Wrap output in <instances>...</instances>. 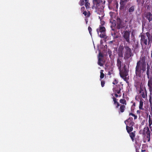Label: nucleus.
<instances>
[{"label": "nucleus", "mask_w": 152, "mask_h": 152, "mask_svg": "<svg viewBox=\"0 0 152 152\" xmlns=\"http://www.w3.org/2000/svg\"><path fill=\"white\" fill-rule=\"evenodd\" d=\"M118 83V80L117 79H115L114 80L113 82V84L114 85H115V84H117Z\"/></svg>", "instance_id": "obj_34"}, {"label": "nucleus", "mask_w": 152, "mask_h": 152, "mask_svg": "<svg viewBox=\"0 0 152 152\" xmlns=\"http://www.w3.org/2000/svg\"><path fill=\"white\" fill-rule=\"evenodd\" d=\"M141 44H144L145 45H147L148 44L147 37L145 35H142L141 36Z\"/></svg>", "instance_id": "obj_13"}, {"label": "nucleus", "mask_w": 152, "mask_h": 152, "mask_svg": "<svg viewBox=\"0 0 152 152\" xmlns=\"http://www.w3.org/2000/svg\"><path fill=\"white\" fill-rule=\"evenodd\" d=\"M127 83H129L128 80L129 79V77H121Z\"/></svg>", "instance_id": "obj_24"}, {"label": "nucleus", "mask_w": 152, "mask_h": 152, "mask_svg": "<svg viewBox=\"0 0 152 152\" xmlns=\"http://www.w3.org/2000/svg\"><path fill=\"white\" fill-rule=\"evenodd\" d=\"M132 115V116L134 117V120L136 119L137 118V115H135L133 113H129V116Z\"/></svg>", "instance_id": "obj_29"}, {"label": "nucleus", "mask_w": 152, "mask_h": 152, "mask_svg": "<svg viewBox=\"0 0 152 152\" xmlns=\"http://www.w3.org/2000/svg\"><path fill=\"white\" fill-rule=\"evenodd\" d=\"M146 34L149 40V42L150 41L152 40V36H151L150 34L148 32H146Z\"/></svg>", "instance_id": "obj_23"}, {"label": "nucleus", "mask_w": 152, "mask_h": 152, "mask_svg": "<svg viewBox=\"0 0 152 152\" xmlns=\"http://www.w3.org/2000/svg\"><path fill=\"white\" fill-rule=\"evenodd\" d=\"M116 23L117 29H120L123 27L122 21L120 18H118L117 19Z\"/></svg>", "instance_id": "obj_10"}, {"label": "nucleus", "mask_w": 152, "mask_h": 152, "mask_svg": "<svg viewBox=\"0 0 152 152\" xmlns=\"http://www.w3.org/2000/svg\"><path fill=\"white\" fill-rule=\"evenodd\" d=\"M140 92L141 93H142L141 95H142V97L143 98H145V94H144V92H143L142 93L141 92V91H140Z\"/></svg>", "instance_id": "obj_38"}, {"label": "nucleus", "mask_w": 152, "mask_h": 152, "mask_svg": "<svg viewBox=\"0 0 152 152\" xmlns=\"http://www.w3.org/2000/svg\"><path fill=\"white\" fill-rule=\"evenodd\" d=\"M145 122V120H143L142 122L141 123V124L142 125H144Z\"/></svg>", "instance_id": "obj_41"}, {"label": "nucleus", "mask_w": 152, "mask_h": 152, "mask_svg": "<svg viewBox=\"0 0 152 152\" xmlns=\"http://www.w3.org/2000/svg\"><path fill=\"white\" fill-rule=\"evenodd\" d=\"M136 152H139V151H137V150H136Z\"/></svg>", "instance_id": "obj_49"}, {"label": "nucleus", "mask_w": 152, "mask_h": 152, "mask_svg": "<svg viewBox=\"0 0 152 152\" xmlns=\"http://www.w3.org/2000/svg\"><path fill=\"white\" fill-rule=\"evenodd\" d=\"M100 80L101 81V85L102 87H103L105 84L106 80V77H100Z\"/></svg>", "instance_id": "obj_17"}, {"label": "nucleus", "mask_w": 152, "mask_h": 152, "mask_svg": "<svg viewBox=\"0 0 152 152\" xmlns=\"http://www.w3.org/2000/svg\"><path fill=\"white\" fill-rule=\"evenodd\" d=\"M109 14H110V15L111 18H113V17L114 16V15L115 13L114 12H110Z\"/></svg>", "instance_id": "obj_33"}, {"label": "nucleus", "mask_w": 152, "mask_h": 152, "mask_svg": "<svg viewBox=\"0 0 152 152\" xmlns=\"http://www.w3.org/2000/svg\"><path fill=\"white\" fill-rule=\"evenodd\" d=\"M120 108L119 109V113H122L124 112L125 108V106L123 104H121V105H120Z\"/></svg>", "instance_id": "obj_20"}, {"label": "nucleus", "mask_w": 152, "mask_h": 152, "mask_svg": "<svg viewBox=\"0 0 152 152\" xmlns=\"http://www.w3.org/2000/svg\"><path fill=\"white\" fill-rule=\"evenodd\" d=\"M85 1H88V0H85Z\"/></svg>", "instance_id": "obj_48"}, {"label": "nucleus", "mask_w": 152, "mask_h": 152, "mask_svg": "<svg viewBox=\"0 0 152 152\" xmlns=\"http://www.w3.org/2000/svg\"><path fill=\"white\" fill-rule=\"evenodd\" d=\"M88 2V1H85V6L87 8H89L90 6V3Z\"/></svg>", "instance_id": "obj_30"}, {"label": "nucleus", "mask_w": 152, "mask_h": 152, "mask_svg": "<svg viewBox=\"0 0 152 152\" xmlns=\"http://www.w3.org/2000/svg\"><path fill=\"white\" fill-rule=\"evenodd\" d=\"M120 102L124 105H126V102L125 99H121L120 100Z\"/></svg>", "instance_id": "obj_25"}, {"label": "nucleus", "mask_w": 152, "mask_h": 152, "mask_svg": "<svg viewBox=\"0 0 152 152\" xmlns=\"http://www.w3.org/2000/svg\"><path fill=\"white\" fill-rule=\"evenodd\" d=\"M145 151H146V150H145L142 149V150H141L142 152H145Z\"/></svg>", "instance_id": "obj_44"}, {"label": "nucleus", "mask_w": 152, "mask_h": 152, "mask_svg": "<svg viewBox=\"0 0 152 152\" xmlns=\"http://www.w3.org/2000/svg\"><path fill=\"white\" fill-rule=\"evenodd\" d=\"M108 75H111V73H110V72H109Z\"/></svg>", "instance_id": "obj_46"}, {"label": "nucleus", "mask_w": 152, "mask_h": 152, "mask_svg": "<svg viewBox=\"0 0 152 152\" xmlns=\"http://www.w3.org/2000/svg\"><path fill=\"white\" fill-rule=\"evenodd\" d=\"M146 17L149 22L152 20V15L150 12H148L146 14Z\"/></svg>", "instance_id": "obj_18"}, {"label": "nucleus", "mask_w": 152, "mask_h": 152, "mask_svg": "<svg viewBox=\"0 0 152 152\" xmlns=\"http://www.w3.org/2000/svg\"><path fill=\"white\" fill-rule=\"evenodd\" d=\"M113 42V41H110V42H109V43L110 44H112Z\"/></svg>", "instance_id": "obj_43"}, {"label": "nucleus", "mask_w": 152, "mask_h": 152, "mask_svg": "<svg viewBox=\"0 0 152 152\" xmlns=\"http://www.w3.org/2000/svg\"><path fill=\"white\" fill-rule=\"evenodd\" d=\"M115 24L114 23H113V25L111 26V34L113 37L115 38L118 37V36L116 35L117 31L115 29Z\"/></svg>", "instance_id": "obj_8"}, {"label": "nucleus", "mask_w": 152, "mask_h": 152, "mask_svg": "<svg viewBox=\"0 0 152 152\" xmlns=\"http://www.w3.org/2000/svg\"><path fill=\"white\" fill-rule=\"evenodd\" d=\"M124 123L126 125V131H130L133 130V127L134 123L133 121V118L132 117H129L128 119L124 121Z\"/></svg>", "instance_id": "obj_4"}, {"label": "nucleus", "mask_w": 152, "mask_h": 152, "mask_svg": "<svg viewBox=\"0 0 152 152\" xmlns=\"http://www.w3.org/2000/svg\"><path fill=\"white\" fill-rule=\"evenodd\" d=\"M151 95H150L149 96V100L151 105H152V97L151 96Z\"/></svg>", "instance_id": "obj_31"}, {"label": "nucleus", "mask_w": 152, "mask_h": 152, "mask_svg": "<svg viewBox=\"0 0 152 152\" xmlns=\"http://www.w3.org/2000/svg\"><path fill=\"white\" fill-rule=\"evenodd\" d=\"M103 17V16L100 19H100V20H101L102 19V18ZM101 26H103V25H104V21H101Z\"/></svg>", "instance_id": "obj_35"}, {"label": "nucleus", "mask_w": 152, "mask_h": 152, "mask_svg": "<svg viewBox=\"0 0 152 152\" xmlns=\"http://www.w3.org/2000/svg\"><path fill=\"white\" fill-rule=\"evenodd\" d=\"M121 86L118 85L117 86L116 88H113V91L115 92V93H117L118 94H119L121 93Z\"/></svg>", "instance_id": "obj_15"}, {"label": "nucleus", "mask_w": 152, "mask_h": 152, "mask_svg": "<svg viewBox=\"0 0 152 152\" xmlns=\"http://www.w3.org/2000/svg\"><path fill=\"white\" fill-rule=\"evenodd\" d=\"M147 75L148 76H149L150 75H150V72H149V71L148 68V66H147Z\"/></svg>", "instance_id": "obj_36"}, {"label": "nucleus", "mask_w": 152, "mask_h": 152, "mask_svg": "<svg viewBox=\"0 0 152 152\" xmlns=\"http://www.w3.org/2000/svg\"><path fill=\"white\" fill-rule=\"evenodd\" d=\"M121 59H119V58H118L117 64L119 69L121 66Z\"/></svg>", "instance_id": "obj_21"}, {"label": "nucleus", "mask_w": 152, "mask_h": 152, "mask_svg": "<svg viewBox=\"0 0 152 152\" xmlns=\"http://www.w3.org/2000/svg\"><path fill=\"white\" fill-rule=\"evenodd\" d=\"M93 7L95 8L96 12L100 16L99 17L101 18L104 15L103 12L104 7L100 0H93Z\"/></svg>", "instance_id": "obj_2"}, {"label": "nucleus", "mask_w": 152, "mask_h": 152, "mask_svg": "<svg viewBox=\"0 0 152 152\" xmlns=\"http://www.w3.org/2000/svg\"><path fill=\"white\" fill-rule=\"evenodd\" d=\"M152 118L151 116L149 115H148V127L150 129L151 131H152Z\"/></svg>", "instance_id": "obj_14"}, {"label": "nucleus", "mask_w": 152, "mask_h": 152, "mask_svg": "<svg viewBox=\"0 0 152 152\" xmlns=\"http://www.w3.org/2000/svg\"><path fill=\"white\" fill-rule=\"evenodd\" d=\"M125 48L126 51L124 55V58H128L130 57L132 55L131 49L128 46L125 47Z\"/></svg>", "instance_id": "obj_6"}, {"label": "nucleus", "mask_w": 152, "mask_h": 152, "mask_svg": "<svg viewBox=\"0 0 152 152\" xmlns=\"http://www.w3.org/2000/svg\"><path fill=\"white\" fill-rule=\"evenodd\" d=\"M140 134L145 137V141H144V142H145L146 141L149 142L151 140V131L148 127L146 126L142 130L140 131Z\"/></svg>", "instance_id": "obj_3"}, {"label": "nucleus", "mask_w": 152, "mask_h": 152, "mask_svg": "<svg viewBox=\"0 0 152 152\" xmlns=\"http://www.w3.org/2000/svg\"><path fill=\"white\" fill-rule=\"evenodd\" d=\"M113 99L114 102V104L115 105H117L116 107V108H118V107L120 106V104L117 101L118 99L114 97H113Z\"/></svg>", "instance_id": "obj_19"}, {"label": "nucleus", "mask_w": 152, "mask_h": 152, "mask_svg": "<svg viewBox=\"0 0 152 152\" xmlns=\"http://www.w3.org/2000/svg\"><path fill=\"white\" fill-rule=\"evenodd\" d=\"M125 66L122 71L120 70V76H127L128 75V71L125 68Z\"/></svg>", "instance_id": "obj_11"}, {"label": "nucleus", "mask_w": 152, "mask_h": 152, "mask_svg": "<svg viewBox=\"0 0 152 152\" xmlns=\"http://www.w3.org/2000/svg\"><path fill=\"white\" fill-rule=\"evenodd\" d=\"M83 14L85 15L86 16L87 15V12L86 11L84 12H83Z\"/></svg>", "instance_id": "obj_42"}, {"label": "nucleus", "mask_w": 152, "mask_h": 152, "mask_svg": "<svg viewBox=\"0 0 152 152\" xmlns=\"http://www.w3.org/2000/svg\"><path fill=\"white\" fill-rule=\"evenodd\" d=\"M88 31H89L90 34H91V31L92 30V29H91V28L90 27H88Z\"/></svg>", "instance_id": "obj_39"}, {"label": "nucleus", "mask_w": 152, "mask_h": 152, "mask_svg": "<svg viewBox=\"0 0 152 152\" xmlns=\"http://www.w3.org/2000/svg\"><path fill=\"white\" fill-rule=\"evenodd\" d=\"M133 130H132L131 131H129V132L128 131H127V132L128 133V134H129V136L131 139L132 141V142H135V143H137V139H136L135 140V137L136 136V134H135V131H134L133 132H131Z\"/></svg>", "instance_id": "obj_7"}, {"label": "nucleus", "mask_w": 152, "mask_h": 152, "mask_svg": "<svg viewBox=\"0 0 152 152\" xmlns=\"http://www.w3.org/2000/svg\"><path fill=\"white\" fill-rule=\"evenodd\" d=\"M115 96L116 97H120L121 96V95H118V94H117V93H115Z\"/></svg>", "instance_id": "obj_40"}, {"label": "nucleus", "mask_w": 152, "mask_h": 152, "mask_svg": "<svg viewBox=\"0 0 152 152\" xmlns=\"http://www.w3.org/2000/svg\"><path fill=\"white\" fill-rule=\"evenodd\" d=\"M148 85L150 91V95H152V77H148Z\"/></svg>", "instance_id": "obj_9"}, {"label": "nucleus", "mask_w": 152, "mask_h": 152, "mask_svg": "<svg viewBox=\"0 0 152 152\" xmlns=\"http://www.w3.org/2000/svg\"><path fill=\"white\" fill-rule=\"evenodd\" d=\"M106 31L104 27L102 26H99V27L96 29L98 34L99 37L104 39H106L107 37Z\"/></svg>", "instance_id": "obj_5"}, {"label": "nucleus", "mask_w": 152, "mask_h": 152, "mask_svg": "<svg viewBox=\"0 0 152 152\" xmlns=\"http://www.w3.org/2000/svg\"><path fill=\"white\" fill-rule=\"evenodd\" d=\"M145 58L142 57L140 60L137 63L136 68V75L140 76L146 70V64L145 62Z\"/></svg>", "instance_id": "obj_1"}, {"label": "nucleus", "mask_w": 152, "mask_h": 152, "mask_svg": "<svg viewBox=\"0 0 152 152\" xmlns=\"http://www.w3.org/2000/svg\"><path fill=\"white\" fill-rule=\"evenodd\" d=\"M129 33L128 31H126L124 32L123 35L124 37L128 42H129Z\"/></svg>", "instance_id": "obj_12"}, {"label": "nucleus", "mask_w": 152, "mask_h": 152, "mask_svg": "<svg viewBox=\"0 0 152 152\" xmlns=\"http://www.w3.org/2000/svg\"><path fill=\"white\" fill-rule=\"evenodd\" d=\"M123 57V53L122 51L120 52L118 54V58L119 59H121Z\"/></svg>", "instance_id": "obj_27"}, {"label": "nucleus", "mask_w": 152, "mask_h": 152, "mask_svg": "<svg viewBox=\"0 0 152 152\" xmlns=\"http://www.w3.org/2000/svg\"><path fill=\"white\" fill-rule=\"evenodd\" d=\"M98 64L101 66H102L103 65L102 63V61L100 58H99L98 62Z\"/></svg>", "instance_id": "obj_26"}, {"label": "nucleus", "mask_w": 152, "mask_h": 152, "mask_svg": "<svg viewBox=\"0 0 152 152\" xmlns=\"http://www.w3.org/2000/svg\"><path fill=\"white\" fill-rule=\"evenodd\" d=\"M84 8V7H83L82 8H81V9L82 10V9H83Z\"/></svg>", "instance_id": "obj_47"}, {"label": "nucleus", "mask_w": 152, "mask_h": 152, "mask_svg": "<svg viewBox=\"0 0 152 152\" xmlns=\"http://www.w3.org/2000/svg\"><path fill=\"white\" fill-rule=\"evenodd\" d=\"M134 7L133 6H132L129 9V12L131 14V13L132 12L134 11Z\"/></svg>", "instance_id": "obj_28"}, {"label": "nucleus", "mask_w": 152, "mask_h": 152, "mask_svg": "<svg viewBox=\"0 0 152 152\" xmlns=\"http://www.w3.org/2000/svg\"><path fill=\"white\" fill-rule=\"evenodd\" d=\"M143 102L142 100H140V104L139 105V108L140 110H143Z\"/></svg>", "instance_id": "obj_22"}, {"label": "nucleus", "mask_w": 152, "mask_h": 152, "mask_svg": "<svg viewBox=\"0 0 152 152\" xmlns=\"http://www.w3.org/2000/svg\"><path fill=\"white\" fill-rule=\"evenodd\" d=\"M84 3V1L83 0H80L79 3L80 5H83Z\"/></svg>", "instance_id": "obj_32"}, {"label": "nucleus", "mask_w": 152, "mask_h": 152, "mask_svg": "<svg viewBox=\"0 0 152 152\" xmlns=\"http://www.w3.org/2000/svg\"><path fill=\"white\" fill-rule=\"evenodd\" d=\"M129 1V0H121L120 4L121 7L124 8L126 7L125 5L126 3Z\"/></svg>", "instance_id": "obj_16"}, {"label": "nucleus", "mask_w": 152, "mask_h": 152, "mask_svg": "<svg viewBox=\"0 0 152 152\" xmlns=\"http://www.w3.org/2000/svg\"><path fill=\"white\" fill-rule=\"evenodd\" d=\"M103 71L102 70H101L100 71V76H104V74L103 73Z\"/></svg>", "instance_id": "obj_37"}, {"label": "nucleus", "mask_w": 152, "mask_h": 152, "mask_svg": "<svg viewBox=\"0 0 152 152\" xmlns=\"http://www.w3.org/2000/svg\"><path fill=\"white\" fill-rule=\"evenodd\" d=\"M133 106H135V103H133Z\"/></svg>", "instance_id": "obj_45"}, {"label": "nucleus", "mask_w": 152, "mask_h": 152, "mask_svg": "<svg viewBox=\"0 0 152 152\" xmlns=\"http://www.w3.org/2000/svg\"><path fill=\"white\" fill-rule=\"evenodd\" d=\"M151 74H152V73H151Z\"/></svg>", "instance_id": "obj_50"}]
</instances>
